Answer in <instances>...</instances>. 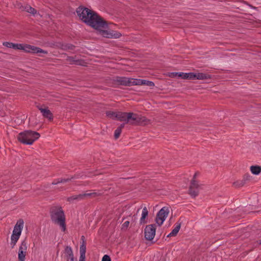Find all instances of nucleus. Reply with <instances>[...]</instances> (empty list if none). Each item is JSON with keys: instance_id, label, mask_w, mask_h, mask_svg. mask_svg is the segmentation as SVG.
Masks as SVG:
<instances>
[{"instance_id": "obj_1", "label": "nucleus", "mask_w": 261, "mask_h": 261, "mask_svg": "<svg viewBox=\"0 0 261 261\" xmlns=\"http://www.w3.org/2000/svg\"><path fill=\"white\" fill-rule=\"evenodd\" d=\"M76 12L81 20L95 29L99 30L108 27L107 21L92 10L80 6L76 9Z\"/></svg>"}, {"instance_id": "obj_2", "label": "nucleus", "mask_w": 261, "mask_h": 261, "mask_svg": "<svg viewBox=\"0 0 261 261\" xmlns=\"http://www.w3.org/2000/svg\"><path fill=\"white\" fill-rule=\"evenodd\" d=\"M51 221L59 225L63 232L66 230V217L64 211L61 206H52L49 210Z\"/></svg>"}, {"instance_id": "obj_3", "label": "nucleus", "mask_w": 261, "mask_h": 261, "mask_svg": "<svg viewBox=\"0 0 261 261\" xmlns=\"http://www.w3.org/2000/svg\"><path fill=\"white\" fill-rule=\"evenodd\" d=\"M40 137V134L31 130H25L17 136L18 140L24 144L31 145Z\"/></svg>"}, {"instance_id": "obj_4", "label": "nucleus", "mask_w": 261, "mask_h": 261, "mask_svg": "<svg viewBox=\"0 0 261 261\" xmlns=\"http://www.w3.org/2000/svg\"><path fill=\"white\" fill-rule=\"evenodd\" d=\"M148 120L144 117H142L137 114L133 113H128L127 122L125 124L129 123L131 125H137L141 124H146Z\"/></svg>"}, {"instance_id": "obj_5", "label": "nucleus", "mask_w": 261, "mask_h": 261, "mask_svg": "<svg viewBox=\"0 0 261 261\" xmlns=\"http://www.w3.org/2000/svg\"><path fill=\"white\" fill-rule=\"evenodd\" d=\"M14 49H19L23 50L25 52L31 53L34 54H38V53H43L44 54H47V51L44 50L42 49L41 48L36 47L33 45L25 44L23 45L22 44H18L15 43L14 45Z\"/></svg>"}, {"instance_id": "obj_6", "label": "nucleus", "mask_w": 261, "mask_h": 261, "mask_svg": "<svg viewBox=\"0 0 261 261\" xmlns=\"http://www.w3.org/2000/svg\"><path fill=\"white\" fill-rule=\"evenodd\" d=\"M169 208L168 207L164 206L157 213L155 222L158 226H161L169 213Z\"/></svg>"}, {"instance_id": "obj_7", "label": "nucleus", "mask_w": 261, "mask_h": 261, "mask_svg": "<svg viewBox=\"0 0 261 261\" xmlns=\"http://www.w3.org/2000/svg\"><path fill=\"white\" fill-rule=\"evenodd\" d=\"M156 231L155 224H149L144 229V237L146 240L152 241L154 238Z\"/></svg>"}, {"instance_id": "obj_8", "label": "nucleus", "mask_w": 261, "mask_h": 261, "mask_svg": "<svg viewBox=\"0 0 261 261\" xmlns=\"http://www.w3.org/2000/svg\"><path fill=\"white\" fill-rule=\"evenodd\" d=\"M201 185L196 180H192L189 189V193L192 197H196L199 194Z\"/></svg>"}, {"instance_id": "obj_9", "label": "nucleus", "mask_w": 261, "mask_h": 261, "mask_svg": "<svg viewBox=\"0 0 261 261\" xmlns=\"http://www.w3.org/2000/svg\"><path fill=\"white\" fill-rule=\"evenodd\" d=\"M27 242L26 239L22 241L19 247L18 258L19 261H24L27 250Z\"/></svg>"}, {"instance_id": "obj_10", "label": "nucleus", "mask_w": 261, "mask_h": 261, "mask_svg": "<svg viewBox=\"0 0 261 261\" xmlns=\"http://www.w3.org/2000/svg\"><path fill=\"white\" fill-rule=\"evenodd\" d=\"M102 35L103 37L108 38H118L121 36V34L119 32L114 31H108L105 30L102 31Z\"/></svg>"}, {"instance_id": "obj_11", "label": "nucleus", "mask_w": 261, "mask_h": 261, "mask_svg": "<svg viewBox=\"0 0 261 261\" xmlns=\"http://www.w3.org/2000/svg\"><path fill=\"white\" fill-rule=\"evenodd\" d=\"M24 222L22 219H19L15 224L13 230L12 234L21 235V231L23 227Z\"/></svg>"}, {"instance_id": "obj_12", "label": "nucleus", "mask_w": 261, "mask_h": 261, "mask_svg": "<svg viewBox=\"0 0 261 261\" xmlns=\"http://www.w3.org/2000/svg\"><path fill=\"white\" fill-rule=\"evenodd\" d=\"M38 109L40 110L44 118H47L49 121H52L53 120V115L47 108H43L42 107H38Z\"/></svg>"}, {"instance_id": "obj_13", "label": "nucleus", "mask_w": 261, "mask_h": 261, "mask_svg": "<svg viewBox=\"0 0 261 261\" xmlns=\"http://www.w3.org/2000/svg\"><path fill=\"white\" fill-rule=\"evenodd\" d=\"M115 81L118 84L125 86H130V78L117 76Z\"/></svg>"}, {"instance_id": "obj_14", "label": "nucleus", "mask_w": 261, "mask_h": 261, "mask_svg": "<svg viewBox=\"0 0 261 261\" xmlns=\"http://www.w3.org/2000/svg\"><path fill=\"white\" fill-rule=\"evenodd\" d=\"M211 78V75L203 73L192 72V80L197 79L200 80H209Z\"/></svg>"}, {"instance_id": "obj_15", "label": "nucleus", "mask_w": 261, "mask_h": 261, "mask_svg": "<svg viewBox=\"0 0 261 261\" xmlns=\"http://www.w3.org/2000/svg\"><path fill=\"white\" fill-rule=\"evenodd\" d=\"M181 224V222H179V221L177 222L175 224V227L172 230V231L167 236V237H169L176 236L180 228Z\"/></svg>"}, {"instance_id": "obj_16", "label": "nucleus", "mask_w": 261, "mask_h": 261, "mask_svg": "<svg viewBox=\"0 0 261 261\" xmlns=\"http://www.w3.org/2000/svg\"><path fill=\"white\" fill-rule=\"evenodd\" d=\"M148 211L146 207H144L142 212L141 217L140 219V224H145L147 223V221L145 220L146 218L148 216Z\"/></svg>"}, {"instance_id": "obj_17", "label": "nucleus", "mask_w": 261, "mask_h": 261, "mask_svg": "<svg viewBox=\"0 0 261 261\" xmlns=\"http://www.w3.org/2000/svg\"><path fill=\"white\" fill-rule=\"evenodd\" d=\"M128 113L118 112L117 119L120 121L127 122Z\"/></svg>"}, {"instance_id": "obj_18", "label": "nucleus", "mask_w": 261, "mask_h": 261, "mask_svg": "<svg viewBox=\"0 0 261 261\" xmlns=\"http://www.w3.org/2000/svg\"><path fill=\"white\" fill-rule=\"evenodd\" d=\"M88 191H87L85 193H83L82 196L83 200L87 198L88 197H96L97 196H99L101 195L100 193H97V192H88Z\"/></svg>"}, {"instance_id": "obj_19", "label": "nucleus", "mask_w": 261, "mask_h": 261, "mask_svg": "<svg viewBox=\"0 0 261 261\" xmlns=\"http://www.w3.org/2000/svg\"><path fill=\"white\" fill-rule=\"evenodd\" d=\"M82 200H83V199L82 194L72 195L71 196L68 197L67 199V200L70 202H72L74 200L80 201Z\"/></svg>"}, {"instance_id": "obj_20", "label": "nucleus", "mask_w": 261, "mask_h": 261, "mask_svg": "<svg viewBox=\"0 0 261 261\" xmlns=\"http://www.w3.org/2000/svg\"><path fill=\"white\" fill-rule=\"evenodd\" d=\"M251 173L254 175H258L261 172V167L259 166H251L250 167Z\"/></svg>"}, {"instance_id": "obj_21", "label": "nucleus", "mask_w": 261, "mask_h": 261, "mask_svg": "<svg viewBox=\"0 0 261 261\" xmlns=\"http://www.w3.org/2000/svg\"><path fill=\"white\" fill-rule=\"evenodd\" d=\"M86 251V246L84 241H83L82 244L80 246V256L83 258H85V254Z\"/></svg>"}, {"instance_id": "obj_22", "label": "nucleus", "mask_w": 261, "mask_h": 261, "mask_svg": "<svg viewBox=\"0 0 261 261\" xmlns=\"http://www.w3.org/2000/svg\"><path fill=\"white\" fill-rule=\"evenodd\" d=\"M125 123L121 124L117 129L115 130L114 132V137L115 139H118L122 132V129L124 127Z\"/></svg>"}, {"instance_id": "obj_23", "label": "nucleus", "mask_w": 261, "mask_h": 261, "mask_svg": "<svg viewBox=\"0 0 261 261\" xmlns=\"http://www.w3.org/2000/svg\"><path fill=\"white\" fill-rule=\"evenodd\" d=\"M179 77H180L182 79L192 80V72H179Z\"/></svg>"}, {"instance_id": "obj_24", "label": "nucleus", "mask_w": 261, "mask_h": 261, "mask_svg": "<svg viewBox=\"0 0 261 261\" xmlns=\"http://www.w3.org/2000/svg\"><path fill=\"white\" fill-rule=\"evenodd\" d=\"M72 178H73V177H72L71 178H59V179L55 180L52 182V184L55 185H57L59 183H65L66 182L69 181L70 180H71V179Z\"/></svg>"}, {"instance_id": "obj_25", "label": "nucleus", "mask_w": 261, "mask_h": 261, "mask_svg": "<svg viewBox=\"0 0 261 261\" xmlns=\"http://www.w3.org/2000/svg\"><path fill=\"white\" fill-rule=\"evenodd\" d=\"M143 80L130 78V86L132 85H142Z\"/></svg>"}, {"instance_id": "obj_26", "label": "nucleus", "mask_w": 261, "mask_h": 261, "mask_svg": "<svg viewBox=\"0 0 261 261\" xmlns=\"http://www.w3.org/2000/svg\"><path fill=\"white\" fill-rule=\"evenodd\" d=\"M60 47L64 50H67L74 49L75 46L71 44H62Z\"/></svg>"}, {"instance_id": "obj_27", "label": "nucleus", "mask_w": 261, "mask_h": 261, "mask_svg": "<svg viewBox=\"0 0 261 261\" xmlns=\"http://www.w3.org/2000/svg\"><path fill=\"white\" fill-rule=\"evenodd\" d=\"M107 116L112 119H117V112L113 111H108L106 113Z\"/></svg>"}, {"instance_id": "obj_28", "label": "nucleus", "mask_w": 261, "mask_h": 261, "mask_svg": "<svg viewBox=\"0 0 261 261\" xmlns=\"http://www.w3.org/2000/svg\"><path fill=\"white\" fill-rule=\"evenodd\" d=\"M24 9L27 12L33 15H35L37 13V10L30 6H26Z\"/></svg>"}, {"instance_id": "obj_29", "label": "nucleus", "mask_w": 261, "mask_h": 261, "mask_svg": "<svg viewBox=\"0 0 261 261\" xmlns=\"http://www.w3.org/2000/svg\"><path fill=\"white\" fill-rule=\"evenodd\" d=\"M245 184V179H243V180H238V181H237L236 182H234L233 183V185L236 187H242Z\"/></svg>"}, {"instance_id": "obj_30", "label": "nucleus", "mask_w": 261, "mask_h": 261, "mask_svg": "<svg viewBox=\"0 0 261 261\" xmlns=\"http://www.w3.org/2000/svg\"><path fill=\"white\" fill-rule=\"evenodd\" d=\"M65 253L67 255V256H71L73 255V251L72 248L69 246H66L65 249Z\"/></svg>"}, {"instance_id": "obj_31", "label": "nucleus", "mask_w": 261, "mask_h": 261, "mask_svg": "<svg viewBox=\"0 0 261 261\" xmlns=\"http://www.w3.org/2000/svg\"><path fill=\"white\" fill-rule=\"evenodd\" d=\"M142 85H146L149 87H153L154 86V84L153 82L151 81L143 80Z\"/></svg>"}, {"instance_id": "obj_32", "label": "nucleus", "mask_w": 261, "mask_h": 261, "mask_svg": "<svg viewBox=\"0 0 261 261\" xmlns=\"http://www.w3.org/2000/svg\"><path fill=\"white\" fill-rule=\"evenodd\" d=\"M14 45H15V43H13L12 42H4L3 43V45H4L5 46L8 47V48H13V49H14Z\"/></svg>"}, {"instance_id": "obj_33", "label": "nucleus", "mask_w": 261, "mask_h": 261, "mask_svg": "<svg viewBox=\"0 0 261 261\" xmlns=\"http://www.w3.org/2000/svg\"><path fill=\"white\" fill-rule=\"evenodd\" d=\"M76 59L73 57H68L66 59V61L71 64H75Z\"/></svg>"}, {"instance_id": "obj_34", "label": "nucleus", "mask_w": 261, "mask_h": 261, "mask_svg": "<svg viewBox=\"0 0 261 261\" xmlns=\"http://www.w3.org/2000/svg\"><path fill=\"white\" fill-rule=\"evenodd\" d=\"M20 236L19 235H17V234H12L11 237V241H16V242H17L18 240H19V238H20Z\"/></svg>"}, {"instance_id": "obj_35", "label": "nucleus", "mask_w": 261, "mask_h": 261, "mask_svg": "<svg viewBox=\"0 0 261 261\" xmlns=\"http://www.w3.org/2000/svg\"><path fill=\"white\" fill-rule=\"evenodd\" d=\"M85 63V62L83 60L79 59V60H75L74 64L78 65L84 66Z\"/></svg>"}, {"instance_id": "obj_36", "label": "nucleus", "mask_w": 261, "mask_h": 261, "mask_svg": "<svg viewBox=\"0 0 261 261\" xmlns=\"http://www.w3.org/2000/svg\"><path fill=\"white\" fill-rule=\"evenodd\" d=\"M129 224V221H125L122 224V229H127V227H128Z\"/></svg>"}, {"instance_id": "obj_37", "label": "nucleus", "mask_w": 261, "mask_h": 261, "mask_svg": "<svg viewBox=\"0 0 261 261\" xmlns=\"http://www.w3.org/2000/svg\"><path fill=\"white\" fill-rule=\"evenodd\" d=\"M101 261H111V259L108 255L106 254L103 256Z\"/></svg>"}, {"instance_id": "obj_38", "label": "nucleus", "mask_w": 261, "mask_h": 261, "mask_svg": "<svg viewBox=\"0 0 261 261\" xmlns=\"http://www.w3.org/2000/svg\"><path fill=\"white\" fill-rule=\"evenodd\" d=\"M169 76L171 77H179V72H171L170 73Z\"/></svg>"}, {"instance_id": "obj_39", "label": "nucleus", "mask_w": 261, "mask_h": 261, "mask_svg": "<svg viewBox=\"0 0 261 261\" xmlns=\"http://www.w3.org/2000/svg\"><path fill=\"white\" fill-rule=\"evenodd\" d=\"M67 261H74V257L73 255L67 256Z\"/></svg>"}, {"instance_id": "obj_40", "label": "nucleus", "mask_w": 261, "mask_h": 261, "mask_svg": "<svg viewBox=\"0 0 261 261\" xmlns=\"http://www.w3.org/2000/svg\"><path fill=\"white\" fill-rule=\"evenodd\" d=\"M16 242L15 241H11V243H10V245H11V247L12 248H13L14 247V246L16 245Z\"/></svg>"}, {"instance_id": "obj_41", "label": "nucleus", "mask_w": 261, "mask_h": 261, "mask_svg": "<svg viewBox=\"0 0 261 261\" xmlns=\"http://www.w3.org/2000/svg\"><path fill=\"white\" fill-rule=\"evenodd\" d=\"M197 173H195L193 177V179L192 180H196V176L197 175Z\"/></svg>"}, {"instance_id": "obj_42", "label": "nucleus", "mask_w": 261, "mask_h": 261, "mask_svg": "<svg viewBox=\"0 0 261 261\" xmlns=\"http://www.w3.org/2000/svg\"><path fill=\"white\" fill-rule=\"evenodd\" d=\"M79 261H85V258L80 257Z\"/></svg>"}, {"instance_id": "obj_43", "label": "nucleus", "mask_w": 261, "mask_h": 261, "mask_svg": "<svg viewBox=\"0 0 261 261\" xmlns=\"http://www.w3.org/2000/svg\"><path fill=\"white\" fill-rule=\"evenodd\" d=\"M259 244H261V240H259Z\"/></svg>"}, {"instance_id": "obj_44", "label": "nucleus", "mask_w": 261, "mask_h": 261, "mask_svg": "<svg viewBox=\"0 0 261 261\" xmlns=\"http://www.w3.org/2000/svg\"><path fill=\"white\" fill-rule=\"evenodd\" d=\"M84 237L83 236L82 237V238L83 239H84Z\"/></svg>"}]
</instances>
